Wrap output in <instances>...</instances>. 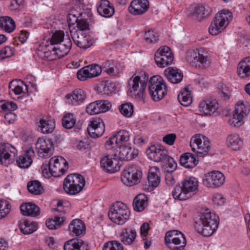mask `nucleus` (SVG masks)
<instances>
[{"instance_id":"1","label":"nucleus","mask_w":250,"mask_h":250,"mask_svg":"<svg viewBox=\"0 0 250 250\" xmlns=\"http://www.w3.org/2000/svg\"><path fill=\"white\" fill-rule=\"evenodd\" d=\"M194 220L195 229L205 237L211 235L217 230L219 224V217L209 209H206Z\"/></svg>"},{"instance_id":"2","label":"nucleus","mask_w":250,"mask_h":250,"mask_svg":"<svg viewBox=\"0 0 250 250\" xmlns=\"http://www.w3.org/2000/svg\"><path fill=\"white\" fill-rule=\"evenodd\" d=\"M198 187V181L192 176L187 177L181 183V186H177L172 192L174 199L186 200L191 196L192 193Z\"/></svg>"},{"instance_id":"3","label":"nucleus","mask_w":250,"mask_h":250,"mask_svg":"<svg viewBox=\"0 0 250 250\" xmlns=\"http://www.w3.org/2000/svg\"><path fill=\"white\" fill-rule=\"evenodd\" d=\"M148 80V75L145 71L134 75L128 81L129 91L136 98L144 100V94Z\"/></svg>"},{"instance_id":"4","label":"nucleus","mask_w":250,"mask_h":250,"mask_svg":"<svg viewBox=\"0 0 250 250\" xmlns=\"http://www.w3.org/2000/svg\"><path fill=\"white\" fill-rule=\"evenodd\" d=\"M186 59L192 66L200 68H208L210 63L208 52L203 48L189 50Z\"/></svg>"},{"instance_id":"5","label":"nucleus","mask_w":250,"mask_h":250,"mask_svg":"<svg viewBox=\"0 0 250 250\" xmlns=\"http://www.w3.org/2000/svg\"><path fill=\"white\" fill-rule=\"evenodd\" d=\"M148 90L152 99L158 102L167 94V89L163 78L160 76L156 75L151 77L149 81Z\"/></svg>"},{"instance_id":"6","label":"nucleus","mask_w":250,"mask_h":250,"mask_svg":"<svg viewBox=\"0 0 250 250\" xmlns=\"http://www.w3.org/2000/svg\"><path fill=\"white\" fill-rule=\"evenodd\" d=\"M108 215L110 220L114 223L123 225L129 219L130 211L125 204L116 202L110 208Z\"/></svg>"},{"instance_id":"7","label":"nucleus","mask_w":250,"mask_h":250,"mask_svg":"<svg viewBox=\"0 0 250 250\" xmlns=\"http://www.w3.org/2000/svg\"><path fill=\"white\" fill-rule=\"evenodd\" d=\"M85 185L84 177L79 174L68 175L63 182V189L68 194L75 195L82 190Z\"/></svg>"},{"instance_id":"8","label":"nucleus","mask_w":250,"mask_h":250,"mask_svg":"<svg viewBox=\"0 0 250 250\" xmlns=\"http://www.w3.org/2000/svg\"><path fill=\"white\" fill-rule=\"evenodd\" d=\"M232 19V13L229 10H223L216 15L213 23L211 24L208 32L212 35H216L228 25Z\"/></svg>"},{"instance_id":"9","label":"nucleus","mask_w":250,"mask_h":250,"mask_svg":"<svg viewBox=\"0 0 250 250\" xmlns=\"http://www.w3.org/2000/svg\"><path fill=\"white\" fill-rule=\"evenodd\" d=\"M232 19V13L229 10H223L216 15L213 23L211 24L208 32L212 35H216L228 25Z\"/></svg>"},{"instance_id":"10","label":"nucleus","mask_w":250,"mask_h":250,"mask_svg":"<svg viewBox=\"0 0 250 250\" xmlns=\"http://www.w3.org/2000/svg\"><path fill=\"white\" fill-rule=\"evenodd\" d=\"M165 241L166 246L171 250H183L187 244L185 235L176 230L167 232Z\"/></svg>"},{"instance_id":"11","label":"nucleus","mask_w":250,"mask_h":250,"mask_svg":"<svg viewBox=\"0 0 250 250\" xmlns=\"http://www.w3.org/2000/svg\"><path fill=\"white\" fill-rule=\"evenodd\" d=\"M142 177V171L136 167L131 166L124 170L121 179L125 185L132 186L140 183Z\"/></svg>"},{"instance_id":"12","label":"nucleus","mask_w":250,"mask_h":250,"mask_svg":"<svg viewBox=\"0 0 250 250\" xmlns=\"http://www.w3.org/2000/svg\"><path fill=\"white\" fill-rule=\"evenodd\" d=\"M209 144L207 138L201 134H196L191 138L190 146L193 152H196L199 156L204 157L209 151Z\"/></svg>"},{"instance_id":"13","label":"nucleus","mask_w":250,"mask_h":250,"mask_svg":"<svg viewBox=\"0 0 250 250\" xmlns=\"http://www.w3.org/2000/svg\"><path fill=\"white\" fill-rule=\"evenodd\" d=\"M174 57L170 49L167 46L159 48L155 54V60L157 65L164 68L171 64Z\"/></svg>"},{"instance_id":"14","label":"nucleus","mask_w":250,"mask_h":250,"mask_svg":"<svg viewBox=\"0 0 250 250\" xmlns=\"http://www.w3.org/2000/svg\"><path fill=\"white\" fill-rule=\"evenodd\" d=\"M67 162L61 156L52 158L49 162V172L54 177L60 176L68 168Z\"/></svg>"},{"instance_id":"15","label":"nucleus","mask_w":250,"mask_h":250,"mask_svg":"<svg viewBox=\"0 0 250 250\" xmlns=\"http://www.w3.org/2000/svg\"><path fill=\"white\" fill-rule=\"evenodd\" d=\"M225 181L224 174L219 171L208 172L203 178V184L209 188H218L222 186Z\"/></svg>"},{"instance_id":"16","label":"nucleus","mask_w":250,"mask_h":250,"mask_svg":"<svg viewBox=\"0 0 250 250\" xmlns=\"http://www.w3.org/2000/svg\"><path fill=\"white\" fill-rule=\"evenodd\" d=\"M146 154L148 158L156 162H162L167 158L168 151L164 146L153 145L146 149Z\"/></svg>"},{"instance_id":"17","label":"nucleus","mask_w":250,"mask_h":250,"mask_svg":"<svg viewBox=\"0 0 250 250\" xmlns=\"http://www.w3.org/2000/svg\"><path fill=\"white\" fill-rule=\"evenodd\" d=\"M36 147L38 150V156L41 158H44L52 154L53 143L50 139L40 138L36 144Z\"/></svg>"},{"instance_id":"18","label":"nucleus","mask_w":250,"mask_h":250,"mask_svg":"<svg viewBox=\"0 0 250 250\" xmlns=\"http://www.w3.org/2000/svg\"><path fill=\"white\" fill-rule=\"evenodd\" d=\"M16 149L9 144H0V164L7 166L11 162L10 157L15 156Z\"/></svg>"},{"instance_id":"19","label":"nucleus","mask_w":250,"mask_h":250,"mask_svg":"<svg viewBox=\"0 0 250 250\" xmlns=\"http://www.w3.org/2000/svg\"><path fill=\"white\" fill-rule=\"evenodd\" d=\"M66 103L70 105L77 106L84 102L86 99L85 92L82 89H77L65 96Z\"/></svg>"},{"instance_id":"20","label":"nucleus","mask_w":250,"mask_h":250,"mask_svg":"<svg viewBox=\"0 0 250 250\" xmlns=\"http://www.w3.org/2000/svg\"><path fill=\"white\" fill-rule=\"evenodd\" d=\"M101 167L109 173H114L120 170L119 161L114 155H107L101 160Z\"/></svg>"},{"instance_id":"21","label":"nucleus","mask_w":250,"mask_h":250,"mask_svg":"<svg viewBox=\"0 0 250 250\" xmlns=\"http://www.w3.org/2000/svg\"><path fill=\"white\" fill-rule=\"evenodd\" d=\"M72 42L70 38L66 36L65 39L62 42L55 46H51V49L53 50V53L56 57L59 59L64 57L70 51L72 46Z\"/></svg>"},{"instance_id":"22","label":"nucleus","mask_w":250,"mask_h":250,"mask_svg":"<svg viewBox=\"0 0 250 250\" xmlns=\"http://www.w3.org/2000/svg\"><path fill=\"white\" fill-rule=\"evenodd\" d=\"M250 109L243 103L237 104L235 106V114L233 115L232 124L234 126L239 127L243 124V118L249 114Z\"/></svg>"},{"instance_id":"23","label":"nucleus","mask_w":250,"mask_h":250,"mask_svg":"<svg viewBox=\"0 0 250 250\" xmlns=\"http://www.w3.org/2000/svg\"><path fill=\"white\" fill-rule=\"evenodd\" d=\"M218 107L217 101L212 98L203 100L199 104L200 112L205 115H209L214 113Z\"/></svg>"},{"instance_id":"24","label":"nucleus","mask_w":250,"mask_h":250,"mask_svg":"<svg viewBox=\"0 0 250 250\" xmlns=\"http://www.w3.org/2000/svg\"><path fill=\"white\" fill-rule=\"evenodd\" d=\"M105 130L104 124L101 119L95 118L91 121L87 127L89 135L94 138L101 136Z\"/></svg>"},{"instance_id":"25","label":"nucleus","mask_w":250,"mask_h":250,"mask_svg":"<svg viewBox=\"0 0 250 250\" xmlns=\"http://www.w3.org/2000/svg\"><path fill=\"white\" fill-rule=\"evenodd\" d=\"M35 156V152L32 147H28L23 151L22 155L17 159L18 166L22 168H28L33 163V158Z\"/></svg>"},{"instance_id":"26","label":"nucleus","mask_w":250,"mask_h":250,"mask_svg":"<svg viewBox=\"0 0 250 250\" xmlns=\"http://www.w3.org/2000/svg\"><path fill=\"white\" fill-rule=\"evenodd\" d=\"M149 8V2L147 0H134L129 6V12L135 15H141L145 13Z\"/></svg>"},{"instance_id":"27","label":"nucleus","mask_w":250,"mask_h":250,"mask_svg":"<svg viewBox=\"0 0 250 250\" xmlns=\"http://www.w3.org/2000/svg\"><path fill=\"white\" fill-rule=\"evenodd\" d=\"M164 74L168 81L173 84L180 83L183 79V74L182 71L176 68L168 67L165 69Z\"/></svg>"},{"instance_id":"28","label":"nucleus","mask_w":250,"mask_h":250,"mask_svg":"<svg viewBox=\"0 0 250 250\" xmlns=\"http://www.w3.org/2000/svg\"><path fill=\"white\" fill-rule=\"evenodd\" d=\"M64 250H89L87 242L82 239H74L66 242L63 246Z\"/></svg>"},{"instance_id":"29","label":"nucleus","mask_w":250,"mask_h":250,"mask_svg":"<svg viewBox=\"0 0 250 250\" xmlns=\"http://www.w3.org/2000/svg\"><path fill=\"white\" fill-rule=\"evenodd\" d=\"M98 13L105 18L111 17L114 13V8L108 0H101L97 7Z\"/></svg>"},{"instance_id":"30","label":"nucleus","mask_w":250,"mask_h":250,"mask_svg":"<svg viewBox=\"0 0 250 250\" xmlns=\"http://www.w3.org/2000/svg\"><path fill=\"white\" fill-rule=\"evenodd\" d=\"M75 43L81 48H87L91 46L93 43V40L89 36H84L82 33L74 34L72 36Z\"/></svg>"},{"instance_id":"31","label":"nucleus","mask_w":250,"mask_h":250,"mask_svg":"<svg viewBox=\"0 0 250 250\" xmlns=\"http://www.w3.org/2000/svg\"><path fill=\"white\" fill-rule=\"evenodd\" d=\"M72 235L79 236L84 233L85 228L84 223L80 219H74L71 221L68 227Z\"/></svg>"},{"instance_id":"32","label":"nucleus","mask_w":250,"mask_h":250,"mask_svg":"<svg viewBox=\"0 0 250 250\" xmlns=\"http://www.w3.org/2000/svg\"><path fill=\"white\" fill-rule=\"evenodd\" d=\"M180 164L188 168L194 167L198 163L195 156L191 153L183 154L180 158Z\"/></svg>"},{"instance_id":"33","label":"nucleus","mask_w":250,"mask_h":250,"mask_svg":"<svg viewBox=\"0 0 250 250\" xmlns=\"http://www.w3.org/2000/svg\"><path fill=\"white\" fill-rule=\"evenodd\" d=\"M37 124L41 132L44 134L51 133L55 127V122L45 117L41 118Z\"/></svg>"},{"instance_id":"34","label":"nucleus","mask_w":250,"mask_h":250,"mask_svg":"<svg viewBox=\"0 0 250 250\" xmlns=\"http://www.w3.org/2000/svg\"><path fill=\"white\" fill-rule=\"evenodd\" d=\"M160 172L157 167H151L147 175L148 186L152 188H156L160 183Z\"/></svg>"},{"instance_id":"35","label":"nucleus","mask_w":250,"mask_h":250,"mask_svg":"<svg viewBox=\"0 0 250 250\" xmlns=\"http://www.w3.org/2000/svg\"><path fill=\"white\" fill-rule=\"evenodd\" d=\"M21 213L23 215L35 217L40 214V208L34 204H22L20 206Z\"/></svg>"},{"instance_id":"36","label":"nucleus","mask_w":250,"mask_h":250,"mask_svg":"<svg viewBox=\"0 0 250 250\" xmlns=\"http://www.w3.org/2000/svg\"><path fill=\"white\" fill-rule=\"evenodd\" d=\"M237 73L241 78L250 76V57L245 58L238 63Z\"/></svg>"},{"instance_id":"37","label":"nucleus","mask_w":250,"mask_h":250,"mask_svg":"<svg viewBox=\"0 0 250 250\" xmlns=\"http://www.w3.org/2000/svg\"><path fill=\"white\" fill-rule=\"evenodd\" d=\"M228 146L232 150H239L243 144L242 140L238 134H234L229 135L227 138Z\"/></svg>"},{"instance_id":"38","label":"nucleus","mask_w":250,"mask_h":250,"mask_svg":"<svg viewBox=\"0 0 250 250\" xmlns=\"http://www.w3.org/2000/svg\"><path fill=\"white\" fill-rule=\"evenodd\" d=\"M102 68L107 74L113 76L119 73L118 63L113 60H108L102 64Z\"/></svg>"},{"instance_id":"39","label":"nucleus","mask_w":250,"mask_h":250,"mask_svg":"<svg viewBox=\"0 0 250 250\" xmlns=\"http://www.w3.org/2000/svg\"><path fill=\"white\" fill-rule=\"evenodd\" d=\"M147 205V197L145 194H138L134 199L133 207L135 211H142Z\"/></svg>"},{"instance_id":"40","label":"nucleus","mask_w":250,"mask_h":250,"mask_svg":"<svg viewBox=\"0 0 250 250\" xmlns=\"http://www.w3.org/2000/svg\"><path fill=\"white\" fill-rule=\"evenodd\" d=\"M115 85L108 81H102L97 86L96 90L102 95L109 96L114 91Z\"/></svg>"},{"instance_id":"41","label":"nucleus","mask_w":250,"mask_h":250,"mask_svg":"<svg viewBox=\"0 0 250 250\" xmlns=\"http://www.w3.org/2000/svg\"><path fill=\"white\" fill-rule=\"evenodd\" d=\"M136 236L135 230L123 229L120 234L121 240L125 244L130 245L134 241Z\"/></svg>"},{"instance_id":"42","label":"nucleus","mask_w":250,"mask_h":250,"mask_svg":"<svg viewBox=\"0 0 250 250\" xmlns=\"http://www.w3.org/2000/svg\"><path fill=\"white\" fill-rule=\"evenodd\" d=\"M178 100L180 104L184 106H188L192 103L191 91L188 87H185L183 91L178 95Z\"/></svg>"},{"instance_id":"43","label":"nucleus","mask_w":250,"mask_h":250,"mask_svg":"<svg viewBox=\"0 0 250 250\" xmlns=\"http://www.w3.org/2000/svg\"><path fill=\"white\" fill-rule=\"evenodd\" d=\"M0 27L5 32L11 33L15 28L14 20L9 17H0Z\"/></svg>"},{"instance_id":"44","label":"nucleus","mask_w":250,"mask_h":250,"mask_svg":"<svg viewBox=\"0 0 250 250\" xmlns=\"http://www.w3.org/2000/svg\"><path fill=\"white\" fill-rule=\"evenodd\" d=\"M65 219V218L61 215H56L53 218L46 221V225L50 229H57L62 226Z\"/></svg>"},{"instance_id":"45","label":"nucleus","mask_w":250,"mask_h":250,"mask_svg":"<svg viewBox=\"0 0 250 250\" xmlns=\"http://www.w3.org/2000/svg\"><path fill=\"white\" fill-rule=\"evenodd\" d=\"M76 121V117L74 114L68 113L62 119V125L66 129H71L74 127Z\"/></svg>"},{"instance_id":"46","label":"nucleus","mask_w":250,"mask_h":250,"mask_svg":"<svg viewBox=\"0 0 250 250\" xmlns=\"http://www.w3.org/2000/svg\"><path fill=\"white\" fill-rule=\"evenodd\" d=\"M27 188L29 192L34 195H40L42 193L43 188L38 181H32L29 182Z\"/></svg>"},{"instance_id":"47","label":"nucleus","mask_w":250,"mask_h":250,"mask_svg":"<svg viewBox=\"0 0 250 250\" xmlns=\"http://www.w3.org/2000/svg\"><path fill=\"white\" fill-rule=\"evenodd\" d=\"M164 162L166 164L162 166V168L165 172L171 173L176 169L177 163L173 158L168 156Z\"/></svg>"},{"instance_id":"48","label":"nucleus","mask_w":250,"mask_h":250,"mask_svg":"<svg viewBox=\"0 0 250 250\" xmlns=\"http://www.w3.org/2000/svg\"><path fill=\"white\" fill-rule=\"evenodd\" d=\"M37 226L35 223L24 222L20 224V229L25 234L32 233L36 230Z\"/></svg>"},{"instance_id":"49","label":"nucleus","mask_w":250,"mask_h":250,"mask_svg":"<svg viewBox=\"0 0 250 250\" xmlns=\"http://www.w3.org/2000/svg\"><path fill=\"white\" fill-rule=\"evenodd\" d=\"M121 113L126 117H130L134 112L133 105L131 103L122 104L119 107Z\"/></svg>"},{"instance_id":"50","label":"nucleus","mask_w":250,"mask_h":250,"mask_svg":"<svg viewBox=\"0 0 250 250\" xmlns=\"http://www.w3.org/2000/svg\"><path fill=\"white\" fill-rule=\"evenodd\" d=\"M64 33L63 31H56L50 39V45L55 46L62 42L65 39Z\"/></svg>"},{"instance_id":"51","label":"nucleus","mask_w":250,"mask_h":250,"mask_svg":"<svg viewBox=\"0 0 250 250\" xmlns=\"http://www.w3.org/2000/svg\"><path fill=\"white\" fill-rule=\"evenodd\" d=\"M85 67L90 78L99 76L102 72L101 66L98 64H92L85 66Z\"/></svg>"},{"instance_id":"52","label":"nucleus","mask_w":250,"mask_h":250,"mask_svg":"<svg viewBox=\"0 0 250 250\" xmlns=\"http://www.w3.org/2000/svg\"><path fill=\"white\" fill-rule=\"evenodd\" d=\"M119 145L127 142L129 140V132L125 130H121L114 134Z\"/></svg>"},{"instance_id":"53","label":"nucleus","mask_w":250,"mask_h":250,"mask_svg":"<svg viewBox=\"0 0 250 250\" xmlns=\"http://www.w3.org/2000/svg\"><path fill=\"white\" fill-rule=\"evenodd\" d=\"M128 147L129 145H121L116 150V153L114 154V156L115 157L118 161L119 160L125 161V158L129 150Z\"/></svg>"},{"instance_id":"54","label":"nucleus","mask_w":250,"mask_h":250,"mask_svg":"<svg viewBox=\"0 0 250 250\" xmlns=\"http://www.w3.org/2000/svg\"><path fill=\"white\" fill-rule=\"evenodd\" d=\"M11 206L5 200L0 199V219L5 217L10 212Z\"/></svg>"},{"instance_id":"55","label":"nucleus","mask_w":250,"mask_h":250,"mask_svg":"<svg viewBox=\"0 0 250 250\" xmlns=\"http://www.w3.org/2000/svg\"><path fill=\"white\" fill-rule=\"evenodd\" d=\"M123 245L118 241H112L105 243L103 250H123Z\"/></svg>"},{"instance_id":"56","label":"nucleus","mask_w":250,"mask_h":250,"mask_svg":"<svg viewBox=\"0 0 250 250\" xmlns=\"http://www.w3.org/2000/svg\"><path fill=\"white\" fill-rule=\"evenodd\" d=\"M99 101L91 103L87 106L86 111L90 115L98 114L101 113Z\"/></svg>"},{"instance_id":"57","label":"nucleus","mask_w":250,"mask_h":250,"mask_svg":"<svg viewBox=\"0 0 250 250\" xmlns=\"http://www.w3.org/2000/svg\"><path fill=\"white\" fill-rule=\"evenodd\" d=\"M208 10H206L205 6L203 5H197L195 7L193 16H194L196 19L200 20L204 15H208Z\"/></svg>"},{"instance_id":"58","label":"nucleus","mask_w":250,"mask_h":250,"mask_svg":"<svg viewBox=\"0 0 250 250\" xmlns=\"http://www.w3.org/2000/svg\"><path fill=\"white\" fill-rule=\"evenodd\" d=\"M144 38L146 42L153 43L158 41V35L154 31L149 30L145 33Z\"/></svg>"},{"instance_id":"59","label":"nucleus","mask_w":250,"mask_h":250,"mask_svg":"<svg viewBox=\"0 0 250 250\" xmlns=\"http://www.w3.org/2000/svg\"><path fill=\"white\" fill-rule=\"evenodd\" d=\"M218 88L219 89V94L224 100H228L229 99L230 92L226 85L219 83L218 84Z\"/></svg>"},{"instance_id":"60","label":"nucleus","mask_w":250,"mask_h":250,"mask_svg":"<svg viewBox=\"0 0 250 250\" xmlns=\"http://www.w3.org/2000/svg\"><path fill=\"white\" fill-rule=\"evenodd\" d=\"M17 81H12L9 84L10 91L14 92L16 95H20L23 92V88L17 84Z\"/></svg>"},{"instance_id":"61","label":"nucleus","mask_w":250,"mask_h":250,"mask_svg":"<svg viewBox=\"0 0 250 250\" xmlns=\"http://www.w3.org/2000/svg\"><path fill=\"white\" fill-rule=\"evenodd\" d=\"M39 55L42 58H46L49 61L55 60L59 59L58 57H56L55 54H53V50L51 49V46L48 51H44V52H39Z\"/></svg>"},{"instance_id":"62","label":"nucleus","mask_w":250,"mask_h":250,"mask_svg":"<svg viewBox=\"0 0 250 250\" xmlns=\"http://www.w3.org/2000/svg\"><path fill=\"white\" fill-rule=\"evenodd\" d=\"M13 54L12 49L8 46H5L0 51V60L10 57Z\"/></svg>"},{"instance_id":"63","label":"nucleus","mask_w":250,"mask_h":250,"mask_svg":"<svg viewBox=\"0 0 250 250\" xmlns=\"http://www.w3.org/2000/svg\"><path fill=\"white\" fill-rule=\"evenodd\" d=\"M85 66L79 70L77 73L78 79L82 81H84L88 79H90Z\"/></svg>"},{"instance_id":"64","label":"nucleus","mask_w":250,"mask_h":250,"mask_svg":"<svg viewBox=\"0 0 250 250\" xmlns=\"http://www.w3.org/2000/svg\"><path fill=\"white\" fill-rule=\"evenodd\" d=\"M176 137L177 136L176 134L170 133L164 136L163 138V141L166 144L171 146L174 144Z\"/></svg>"}]
</instances>
